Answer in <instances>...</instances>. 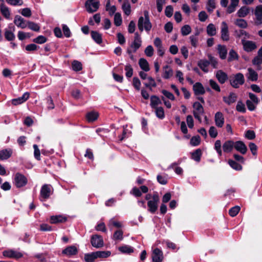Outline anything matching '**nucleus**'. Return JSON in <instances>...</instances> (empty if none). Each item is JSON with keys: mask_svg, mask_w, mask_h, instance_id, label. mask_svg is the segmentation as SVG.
<instances>
[{"mask_svg": "<svg viewBox=\"0 0 262 262\" xmlns=\"http://www.w3.org/2000/svg\"><path fill=\"white\" fill-rule=\"evenodd\" d=\"M54 189L50 184L43 185L40 190L39 200L44 202L49 199L50 196L53 193Z\"/></svg>", "mask_w": 262, "mask_h": 262, "instance_id": "f03ea898", "label": "nucleus"}, {"mask_svg": "<svg viewBox=\"0 0 262 262\" xmlns=\"http://www.w3.org/2000/svg\"><path fill=\"white\" fill-rule=\"evenodd\" d=\"M139 64L140 68L144 71H149V64L147 61L144 58H141L139 61Z\"/></svg>", "mask_w": 262, "mask_h": 262, "instance_id": "2f4dec72", "label": "nucleus"}, {"mask_svg": "<svg viewBox=\"0 0 262 262\" xmlns=\"http://www.w3.org/2000/svg\"><path fill=\"white\" fill-rule=\"evenodd\" d=\"M250 13V8L244 6H242L237 12L236 15L241 18L246 17Z\"/></svg>", "mask_w": 262, "mask_h": 262, "instance_id": "5701e85b", "label": "nucleus"}, {"mask_svg": "<svg viewBox=\"0 0 262 262\" xmlns=\"http://www.w3.org/2000/svg\"><path fill=\"white\" fill-rule=\"evenodd\" d=\"M209 83L212 89H213V90L217 92L221 91L220 87L216 81L212 79H210L209 81Z\"/></svg>", "mask_w": 262, "mask_h": 262, "instance_id": "680f3d73", "label": "nucleus"}, {"mask_svg": "<svg viewBox=\"0 0 262 262\" xmlns=\"http://www.w3.org/2000/svg\"><path fill=\"white\" fill-rule=\"evenodd\" d=\"M7 3L14 6H21L24 4L23 0H6Z\"/></svg>", "mask_w": 262, "mask_h": 262, "instance_id": "49530a36", "label": "nucleus"}, {"mask_svg": "<svg viewBox=\"0 0 262 262\" xmlns=\"http://www.w3.org/2000/svg\"><path fill=\"white\" fill-rule=\"evenodd\" d=\"M156 116L161 119L164 118V111L162 107L159 106L158 107L154 108Z\"/></svg>", "mask_w": 262, "mask_h": 262, "instance_id": "f704fd0d", "label": "nucleus"}, {"mask_svg": "<svg viewBox=\"0 0 262 262\" xmlns=\"http://www.w3.org/2000/svg\"><path fill=\"white\" fill-rule=\"evenodd\" d=\"M173 9L171 6H167L165 10V15L168 17H170L173 14Z\"/></svg>", "mask_w": 262, "mask_h": 262, "instance_id": "774afa93", "label": "nucleus"}, {"mask_svg": "<svg viewBox=\"0 0 262 262\" xmlns=\"http://www.w3.org/2000/svg\"><path fill=\"white\" fill-rule=\"evenodd\" d=\"M246 76L248 80L252 81H256L258 79V74L251 68L248 69V73Z\"/></svg>", "mask_w": 262, "mask_h": 262, "instance_id": "6ab92c4d", "label": "nucleus"}, {"mask_svg": "<svg viewBox=\"0 0 262 262\" xmlns=\"http://www.w3.org/2000/svg\"><path fill=\"white\" fill-rule=\"evenodd\" d=\"M18 12L26 17H30L32 15L31 10L29 8L20 9Z\"/></svg>", "mask_w": 262, "mask_h": 262, "instance_id": "79ce46f5", "label": "nucleus"}, {"mask_svg": "<svg viewBox=\"0 0 262 262\" xmlns=\"http://www.w3.org/2000/svg\"><path fill=\"white\" fill-rule=\"evenodd\" d=\"M96 259L97 258L95 252L90 253H86L84 255V260L86 262H94Z\"/></svg>", "mask_w": 262, "mask_h": 262, "instance_id": "e433bc0d", "label": "nucleus"}, {"mask_svg": "<svg viewBox=\"0 0 262 262\" xmlns=\"http://www.w3.org/2000/svg\"><path fill=\"white\" fill-rule=\"evenodd\" d=\"M122 22L121 14L119 13H116L114 15V23L116 26H119Z\"/></svg>", "mask_w": 262, "mask_h": 262, "instance_id": "5fc2aeb1", "label": "nucleus"}, {"mask_svg": "<svg viewBox=\"0 0 262 262\" xmlns=\"http://www.w3.org/2000/svg\"><path fill=\"white\" fill-rule=\"evenodd\" d=\"M78 249L75 245L68 246L62 251V254L68 257L74 256L78 254Z\"/></svg>", "mask_w": 262, "mask_h": 262, "instance_id": "6e6552de", "label": "nucleus"}, {"mask_svg": "<svg viewBox=\"0 0 262 262\" xmlns=\"http://www.w3.org/2000/svg\"><path fill=\"white\" fill-rule=\"evenodd\" d=\"M239 0H231V4L227 7V12L230 14L235 11L236 7L238 6Z\"/></svg>", "mask_w": 262, "mask_h": 262, "instance_id": "c85d7f7f", "label": "nucleus"}, {"mask_svg": "<svg viewBox=\"0 0 262 262\" xmlns=\"http://www.w3.org/2000/svg\"><path fill=\"white\" fill-rule=\"evenodd\" d=\"M47 41V38L43 35H39L33 39V41L36 43L42 44Z\"/></svg>", "mask_w": 262, "mask_h": 262, "instance_id": "8fccbe9b", "label": "nucleus"}, {"mask_svg": "<svg viewBox=\"0 0 262 262\" xmlns=\"http://www.w3.org/2000/svg\"><path fill=\"white\" fill-rule=\"evenodd\" d=\"M242 43L244 50L247 52H252L257 48L255 42L251 40L242 39Z\"/></svg>", "mask_w": 262, "mask_h": 262, "instance_id": "9d476101", "label": "nucleus"}, {"mask_svg": "<svg viewBox=\"0 0 262 262\" xmlns=\"http://www.w3.org/2000/svg\"><path fill=\"white\" fill-rule=\"evenodd\" d=\"M237 99V95L234 93H231L228 96L223 97V101L228 105L234 103Z\"/></svg>", "mask_w": 262, "mask_h": 262, "instance_id": "aec40b11", "label": "nucleus"}, {"mask_svg": "<svg viewBox=\"0 0 262 262\" xmlns=\"http://www.w3.org/2000/svg\"><path fill=\"white\" fill-rule=\"evenodd\" d=\"M122 9L124 13L126 15H129L130 14V5L128 2H124L122 6Z\"/></svg>", "mask_w": 262, "mask_h": 262, "instance_id": "a18cd8bd", "label": "nucleus"}, {"mask_svg": "<svg viewBox=\"0 0 262 262\" xmlns=\"http://www.w3.org/2000/svg\"><path fill=\"white\" fill-rule=\"evenodd\" d=\"M93 39L98 44L102 42V36L101 34H91Z\"/></svg>", "mask_w": 262, "mask_h": 262, "instance_id": "0e129e2a", "label": "nucleus"}, {"mask_svg": "<svg viewBox=\"0 0 262 262\" xmlns=\"http://www.w3.org/2000/svg\"><path fill=\"white\" fill-rule=\"evenodd\" d=\"M27 26L30 29L32 30L33 31H38L39 30V26L33 22L28 21L27 22Z\"/></svg>", "mask_w": 262, "mask_h": 262, "instance_id": "864d4df0", "label": "nucleus"}, {"mask_svg": "<svg viewBox=\"0 0 262 262\" xmlns=\"http://www.w3.org/2000/svg\"><path fill=\"white\" fill-rule=\"evenodd\" d=\"M235 24L239 28L245 29L248 26L247 22L243 19H237L235 21Z\"/></svg>", "mask_w": 262, "mask_h": 262, "instance_id": "ea45409f", "label": "nucleus"}, {"mask_svg": "<svg viewBox=\"0 0 262 262\" xmlns=\"http://www.w3.org/2000/svg\"><path fill=\"white\" fill-rule=\"evenodd\" d=\"M201 138L199 136L192 137L190 140V144L191 145L195 146L200 144Z\"/></svg>", "mask_w": 262, "mask_h": 262, "instance_id": "6e6d98bb", "label": "nucleus"}, {"mask_svg": "<svg viewBox=\"0 0 262 262\" xmlns=\"http://www.w3.org/2000/svg\"><path fill=\"white\" fill-rule=\"evenodd\" d=\"M141 45V39L140 35L138 34H136L135 37L134 42L131 45L132 48L134 49L135 52L138 49L140 48Z\"/></svg>", "mask_w": 262, "mask_h": 262, "instance_id": "cd10ccee", "label": "nucleus"}, {"mask_svg": "<svg viewBox=\"0 0 262 262\" xmlns=\"http://www.w3.org/2000/svg\"><path fill=\"white\" fill-rule=\"evenodd\" d=\"M214 121L215 125L218 127H222L224 124L225 119L223 114L221 112H217L214 115Z\"/></svg>", "mask_w": 262, "mask_h": 262, "instance_id": "f8f14e48", "label": "nucleus"}, {"mask_svg": "<svg viewBox=\"0 0 262 262\" xmlns=\"http://www.w3.org/2000/svg\"><path fill=\"white\" fill-rule=\"evenodd\" d=\"M138 28L140 31L149 32L152 28V24L149 19V13L147 10L144 11V16H140L138 21Z\"/></svg>", "mask_w": 262, "mask_h": 262, "instance_id": "f257e3e1", "label": "nucleus"}, {"mask_svg": "<svg viewBox=\"0 0 262 262\" xmlns=\"http://www.w3.org/2000/svg\"><path fill=\"white\" fill-rule=\"evenodd\" d=\"M0 10L2 14L6 18L10 19L11 13L9 8L4 4L0 5Z\"/></svg>", "mask_w": 262, "mask_h": 262, "instance_id": "a878e982", "label": "nucleus"}, {"mask_svg": "<svg viewBox=\"0 0 262 262\" xmlns=\"http://www.w3.org/2000/svg\"><path fill=\"white\" fill-rule=\"evenodd\" d=\"M123 232L122 230H116L113 236V238L115 241H122L123 238Z\"/></svg>", "mask_w": 262, "mask_h": 262, "instance_id": "c9c22d12", "label": "nucleus"}, {"mask_svg": "<svg viewBox=\"0 0 262 262\" xmlns=\"http://www.w3.org/2000/svg\"><path fill=\"white\" fill-rule=\"evenodd\" d=\"M86 117L89 122H93L98 118V113L96 112L92 111L88 113Z\"/></svg>", "mask_w": 262, "mask_h": 262, "instance_id": "473e14b6", "label": "nucleus"}, {"mask_svg": "<svg viewBox=\"0 0 262 262\" xmlns=\"http://www.w3.org/2000/svg\"><path fill=\"white\" fill-rule=\"evenodd\" d=\"M210 64V62L206 59H202L199 61L198 65L200 68L204 72L207 73L208 72V66Z\"/></svg>", "mask_w": 262, "mask_h": 262, "instance_id": "393cba45", "label": "nucleus"}, {"mask_svg": "<svg viewBox=\"0 0 262 262\" xmlns=\"http://www.w3.org/2000/svg\"><path fill=\"white\" fill-rule=\"evenodd\" d=\"M72 69L75 71H79L82 69V64L78 61L74 60L72 63Z\"/></svg>", "mask_w": 262, "mask_h": 262, "instance_id": "09e8293b", "label": "nucleus"}, {"mask_svg": "<svg viewBox=\"0 0 262 262\" xmlns=\"http://www.w3.org/2000/svg\"><path fill=\"white\" fill-rule=\"evenodd\" d=\"M234 142L232 140L226 141L223 145V149L225 152L229 153L232 151L234 147Z\"/></svg>", "mask_w": 262, "mask_h": 262, "instance_id": "b1692460", "label": "nucleus"}, {"mask_svg": "<svg viewBox=\"0 0 262 262\" xmlns=\"http://www.w3.org/2000/svg\"><path fill=\"white\" fill-rule=\"evenodd\" d=\"M194 110L193 114L195 119L200 122H202L201 116L204 113V108L202 104L199 102H195L193 104Z\"/></svg>", "mask_w": 262, "mask_h": 262, "instance_id": "423d86ee", "label": "nucleus"}, {"mask_svg": "<svg viewBox=\"0 0 262 262\" xmlns=\"http://www.w3.org/2000/svg\"><path fill=\"white\" fill-rule=\"evenodd\" d=\"M162 104L160 99L156 95H152L150 97V105L152 109L158 107L159 105Z\"/></svg>", "mask_w": 262, "mask_h": 262, "instance_id": "412c9836", "label": "nucleus"}, {"mask_svg": "<svg viewBox=\"0 0 262 262\" xmlns=\"http://www.w3.org/2000/svg\"><path fill=\"white\" fill-rule=\"evenodd\" d=\"M214 148L219 156H221L222 155V151L221 150V142L220 140H217L215 141L214 144Z\"/></svg>", "mask_w": 262, "mask_h": 262, "instance_id": "bf43d9fd", "label": "nucleus"}, {"mask_svg": "<svg viewBox=\"0 0 262 262\" xmlns=\"http://www.w3.org/2000/svg\"><path fill=\"white\" fill-rule=\"evenodd\" d=\"M255 15L254 22L256 25L262 24V5L257 6L253 11Z\"/></svg>", "mask_w": 262, "mask_h": 262, "instance_id": "1a4fd4ad", "label": "nucleus"}, {"mask_svg": "<svg viewBox=\"0 0 262 262\" xmlns=\"http://www.w3.org/2000/svg\"><path fill=\"white\" fill-rule=\"evenodd\" d=\"M91 243L95 248H101L103 246V240L101 236L95 234L91 236Z\"/></svg>", "mask_w": 262, "mask_h": 262, "instance_id": "9b49d317", "label": "nucleus"}, {"mask_svg": "<svg viewBox=\"0 0 262 262\" xmlns=\"http://www.w3.org/2000/svg\"><path fill=\"white\" fill-rule=\"evenodd\" d=\"M215 8V3L214 0H208L207 2V10L209 12H212Z\"/></svg>", "mask_w": 262, "mask_h": 262, "instance_id": "052dcab7", "label": "nucleus"}, {"mask_svg": "<svg viewBox=\"0 0 262 262\" xmlns=\"http://www.w3.org/2000/svg\"><path fill=\"white\" fill-rule=\"evenodd\" d=\"M202 155V151L200 149H197L193 152L191 154V158L194 161L199 162L201 159V156Z\"/></svg>", "mask_w": 262, "mask_h": 262, "instance_id": "4c0bfd02", "label": "nucleus"}, {"mask_svg": "<svg viewBox=\"0 0 262 262\" xmlns=\"http://www.w3.org/2000/svg\"><path fill=\"white\" fill-rule=\"evenodd\" d=\"M14 24L19 27L25 28L27 26V23L26 20L20 16L16 15L14 20Z\"/></svg>", "mask_w": 262, "mask_h": 262, "instance_id": "f3484780", "label": "nucleus"}, {"mask_svg": "<svg viewBox=\"0 0 262 262\" xmlns=\"http://www.w3.org/2000/svg\"><path fill=\"white\" fill-rule=\"evenodd\" d=\"M66 220V217L62 215H53L51 217L50 222L52 224H57L58 223L64 222Z\"/></svg>", "mask_w": 262, "mask_h": 262, "instance_id": "bb28decb", "label": "nucleus"}, {"mask_svg": "<svg viewBox=\"0 0 262 262\" xmlns=\"http://www.w3.org/2000/svg\"><path fill=\"white\" fill-rule=\"evenodd\" d=\"M164 72L163 74V77L164 79H169L173 74L172 69L169 66L166 65L163 68Z\"/></svg>", "mask_w": 262, "mask_h": 262, "instance_id": "c756f323", "label": "nucleus"}, {"mask_svg": "<svg viewBox=\"0 0 262 262\" xmlns=\"http://www.w3.org/2000/svg\"><path fill=\"white\" fill-rule=\"evenodd\" d=\"M253 65L257 66L258 70H261L260 65L262 63V57L259 55L255 57L252 60Z\"/></svg>", "mask_w": 262, "mask_h": 262, "instance_id": "a19ab883", "label": "nucleus"}, {"mask_svg": "<svg viewBox=\"0 0 262 262\" xmlns=\"http://www.w3.org/2000/svg\"><path fill=\"white\" fill-rule=\"evenodd\" d=\"M229 165L234 169L236 170H241L242 169V166L236 162L229 160L228 161Z\"/></svg>", "mask_w": 262, "mask_h": 262, "instance_id": "37998d69", "label": "nucleus"}, {"mask_svg": "<svg viewBox=\"0 0 262 262\" xmlns=\"http://www.w3.org/2000/svg\"><path fill=\"white\" fill-rule=\"evenodd\" d=\"M125 71L126 72L125 75L127 78H130L133 74V69L130 64H127L125 67Z\"/></svg>", "mask_w": 262, "mask_h": 262, "instance_id": "4d7b16f0", "label": "nucleus"}, {"mask_svg": "<svg viewBox=\"0 0 262 262\" xmlns=\"http://www.w3.org/2000/svg\"><path fill=\"white\" fill-rule=\"evenodd\" d=\"M217 50L220 58L222 59H225L227 53V50L226 47L224 46L219 45Z\"/></svg>", "mask_w": 262, "mask_h": 262, "instance_id": "7c9ffc66", "label": "nucleus"}, {"mask_svg": "<svg viewBox=\"0 0 262 262\" xmlns=\"http://www.w3.org/2000/svg\"><path fill=\"white\" fill-rule=\"evenodd\" d=\"M160 199L158 192H156L154 193L151 197V200H149L147 202L148 211L152 213H155L158 209V204Z\"/></svg>", "mask_w": 262, "mask_h": 262, "instance_id": "20e7f679", "label": "nucleus"}, {"mask_svg": "<svg viewBox=\"0 0 262 262\" xmlns=\"http://www.w3.org/2000/svg\"><path fill=\"white\" fill-rule=\"evenodd\" d=\"M30 94L29 93H25L22 96L12 100V103L14 105H17L23 103L27 101L29 98Z\"/></svg>", "mask_w": 262, "mask_h": 262, "instance_id": "4468645a", "label": "nucleus"}, {"mask_svg": "<svg viewBox=\"0 0 262 262\" xmlns=\"http://www.w3.org/2000/svg\"><path fill=\"white\" fill-rule=\"evenodd\" d=\"M193 90L195 95H203L205 93V90L202 84L196 82L193 86Z\"/></svg>", "mask_w": 262, "mask_h": 262, "instance_id": "dca6fc26", "label": "nucleus"}, {"mask_svg": "<svg viewBox=\"0 0 262 262\" xmlns=\"http://www.w3.org/2000/svg\"><path fill=\"white\" fill-rule=\"evenodd\" d=\"M215 76L219 82L221 84H224L228 79L227 74L222 70L217 71Z\"/></svg>", "mask_w": 262, "mask_h": 262, "instance_id": "a211bd4d", "label": "nucleus"}, {"mask_svg": "<svg viewBox=\"0 0 262 262\" xmlns=\"http://www.w3.org/2000/svg\"><path fill=\"white\" fill-rule=\"evenodd\" d=\"M236 109L237 111H238L239 112L243 113H244L246 112L245 105L241 101H238L236 106Z\"/></svg>", "mask_w": 262, "mask_h": 262, "instance_id": "de8ad7c7", "label": "nucleus"}, {"mask_svg": "<svg viewBox=\"0 0 262 262\" xmlns=\"http://www.w3.org/2000/svg\"><path fill=\"white\" fill-rule=\"evenodd\" d=\"M119 250L123 253L130 254L134 252V249L131 246L124 245L119 247Z\"/></svg>", "mask_w": 262, "mask_h": 262, "instance_id": "72a5a7b5", "label": "nucleus"}, {"mask_svg": "<svg viewBox=\"0 0 262 262\" xmlns=\"http://www.w3.org/2000/svg\"><path fill=\"white\" fill-rule=\"evenodd\" d=\"M108 226L111 227L112 226L116 228H121L122 227V224L121 222L116 221L114 218L111 219L108 222Z\"/></svg>", "mask_w": 262, "mask_h": 262, "instance_id": "603ef678", "label": "nucleus"}, {"mask_svg": "<svg viewBox=\"0 0 262 262\" xmlns=\"http://www.w3.org/2000/svg\"><path fill=\"white\" fill-rule=\"evenodd\" d=\"M157 179L158 182L162 185H165L167 183V178L166 176L158 174Z\"/></svg>", "mask_w": 262, "mask_h": 262, "instance_id": "13d9d810", "label": "nucleus"}, {"mask_svg": "<svg viewBox=\"0 0 262 262\" xmlns=\"http://www.w3.org/2000/svg\"><path fill=\"white\" fill-rule=\"evenodd\" d=\"M39 47L34 43L28 45L25 47V50L28 52H33L37 50Z\"/></svg>", "mask_w": 262, "mask_h": 262, "instance_id": "69168bd1", "label": "nucleus"}, {"mask_svg": "<svg viewBox=\"0 0 262 262\" xmlns=\"http://www.w3.org/2000/svg\"><path fill=\"white\" fill-rule=\"evenodd\" d=\"M244 82V76L241 73H238L230 77V84L234 88H238L241 85H242Z\"/></svg>", "mask_w": 262, "mask_h": 262, "instance_id": "7ed1b4c3", "label": "nucleus"}, {"mask_svg": "<svg viewBox=\"0 0 262 262\" xmlns=\"http://www.w3.org/2000/svg\"><path fill=\"white\" fill-rule=\"evenodd\" d=\"M152 259L154 262H161L163 259V252L159 248L155 249L152 253Z\"/></svg>", "mask_w": 262, "mask_h": 262, "instance_id": "ddd939ff", "label": "nucleus"}, {"mask_svg": "<svg viewBox=\"0 0 262 262\" xmlns=\"http://www.w3.org/2000/svg\"><path fill=\"white\" fill-rule=\"evenodd\" d=\"M96 258H106L111 255L110 251H96L95 252Z\"/></svg>", "mask_w": 262, "mask_h": 262, "instance_id": "58836bf2", "label": "nucleus"}, {"mask_svg": "<svg viewBox=\"0 0 262 262\" xmlns=\"http://www.w3.org/2000/svg\"><path fill=\"white\" fill-rule=\"evenodd\" d=\"M234 147L237 151L243 155L245 154L247 151L246 145L241 141L234 142Z\"/></svg>", "mask_w": 262, "mask_h": 262, "instance_id": "2eb2a0df", "label": "nucleus"}, {"mask_svg": "<svg viewBox=\"0 0 262 262\" xmlns=\"http://www.w3.org/2000/svg\"><path fill=\"white\" fill-rule=\"evenodd\" d=\"M13 183L17 188L25 186L28 183L27 178L23 174L17 172L15 174Z\"/></svg>", "mask_w": 262, "mask_h": 262, "instance_id": "39448f33", "label": "nucleus"}, {"mask_svg": "<svg viewBox=\"0 0 262 262\" xmlns=\"http://www.w3.org/2000/svg\"><path fill=\"white\" fill-rule=\"evenodd\" d=\"M240 210V207L238 206H235L232 207L229 211V214L232 217L236 216Z\"/></svg>", "mask_w": 262, "mask_h": 262, "instance_id": "3c124183", "label": "nucleus"}, {"mask_svg": "<svg viewBox=\"0 0 262 262\" xmlns=\"http://www.w3.org/2000/svg\"><path fill=\"white\" fill-rule=\"evenodd\" d=\"M12 154V150L10 148L0 151V160H5L9 158Z\"/></svg>", "mask_w": 262, "mask_h": 262, "instance_id": "4be33fe9", "label": "nucleus"}, {"mask_svg": "<svg viewBox=\"0 0 262 262\" xmlns=\"http://www.w3.org/2000/svg\"><path fill=\"white\" fill-rule=\"evenodd\" d=\"M87 11L89 13L96 12L99 6V2L97 0H88L85 4Z\"/></svg>", "mask_w": 262, "mask_h": 262, "instance_id": "0eeeda50", "label": "nucleus"}, {"mask_svg": "<svg viewBox=\"0 0 262 262\" xmlns=\"http://www.w3.org/2000/svg\"><path fill=\"white\" fill-rule=\"evenodd\" d=\"M217 131L214 126H211L209 129V136L212 138H215L217 136Z\"/></svg>", "mask_w": 262, "mask_h": 262, "instance_id": "338daca9", "label": "nucleus"}, {"mask_svg": "<svg viewBox=\"0 0 262 262\" xmlns=\"http://www.w3.org/2000/svg\"><path fill=\"white\" fill-rule=\"evenodd\" d=\"M133 84L134 87L137 90L139 91L141 85V82L138 78L134 77L133 79Z\"/></svg>", "mask_w": 262, "mask_h": 262, "instance_id": "e2e57ef3", "label": "nucleus"}, {"mask_svg": "<svg viewBox=\"0 0 262 262\" xmlns=\"http://www.w3.org/2000/svg\"><path fill=\"white\" fill-rule=\"evenodd\" d=\"M238 59V55L237 53L233 49L231 50L229 53L228 61H231Z\"/></svg>", "mask_w": 262, "mask_h": 262, "instance_id": "c03bdc74", "label": "nucleus"}]
</instances>
